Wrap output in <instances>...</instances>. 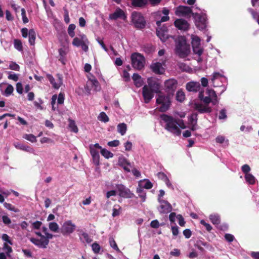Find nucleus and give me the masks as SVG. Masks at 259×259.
Listing matches in <instances>:
<instances>
[{"instance_id":"1","label":"nucleus","mask_w":259,"mask_h":259,"mask_svg":"<svg viewBox=\"0 0 259 259\" xmlns=\"http://www.w3.org/2000/svg\"><path fill=\"white\" fill-rule=\"evenodd\" d=\"M177 55L180 58H184L190 53V46L187 42L186 38L184 36H178L175 39Z\"/></svg>"},{"instance_id":"2","label":"nucleus","mask_w":259,"mask_h":259,"mask_svg":"<svg viewBox=\"0 0 259 259\" xmlns=\"http://www.w3.org/2000/svg\"><path fill=\"white\" fill-rule=\"evenodd\" d=\"M160 117L165 123L164 126L165 130L177 136L181 135V131L177 125V119L165 114H161Z\"/></svg>"},{"instance_id":"3","label":"nucleus","mask_w":259,"mask_h":259,"mask_svg":"<svg viewBox=\"0 0 259 259\" xmlns=\"http://www.w3.org/2000/svg\"><path fill=\"white\" fill-rule=\"evenodd\" d=\"M172 97L168 94L165 95L163 93H159L157 94L156 103L160 105L158 108L159 111L164 112L169 109L171 105V98Z\"/></svg>"},{"instance_id":"4","label":"nucleus","mask_w":259,"mask_h":259,"mask_svg":"<svg viewBox=\"0 0 259 259\" xmlns=\"http://www.w3.org/2000/svg\"><path fill=\"white\" fill-rule=\"evenodd\" d=\"M201 101L204 104L201 103H195L194 104V109L200 114L210 113L212 111V109L209 106V104L211 103V98L208 96L204 97Z\"/></svg>"},{"instance_id":"5","label":"nucleus","mask_w":259,"mask_h":259,"mask_svg":"<svg viewBox=\"0 0 259 259\" xmlns=\"http://www.w3.org/2000/svg\"><path fill=\"white\" fill-rule=\"evenodd\" d=\"M42 239H36L33 237H31L29 240L31 242L34 244L35 246L39 248L45 249L47 247L49 243V240L53 237V235L51 233H46L45 235L42 236Z\"/></svg>"},{"instance_id":"6","label":"nucleus","mask_w":259,"mask_h":259,"mask_svg":"<svg viewBox=\"0 0 259 259\" xmlns=\"http://www.w3.org/2000/svg\"><path fill=\"white\" fill-rule=\"evenodd\" d=\"M131 61L132 65L135 69L141 70L144 67L145 59L140 53H133L131 55Z\"/></svg>"},{"instance_id":"7","label":"nucleus","mask_w":259,"mask_h":259,"mask_svg":"<svg viewBox=\"0 0 259 259\" xmlns=\"http://www.w3.org/2000/svg\"><path fill=\"white\" fill-rule=\"evenodd\" d=\"M131 19L134 26L137 29H142L145 28L146 24V20L140 12H133L131 15Z\"/></svg>"},{"instance_id":"8","label":"nucleus","mask_w":259,"mask_h":259,"mask_svg":"<svg viewBox=\"0 0 259 259\" xmlns=\"http://www.w3.org/2000/svg\"><path fill=\"white\" fill-rule=\"evenodd\" d=\"M79 36V37H74L72 44L74 46L77 47H81L82 50L87 52L89 50V40L87 36L84 34H80Z\"/></svg>"},{"instance_id":"9","label":"nucleus","mask_w":259,"mask_h":259,"mask_svg":"<svg viewBox=\"0 0 259 259\" xmlns=\"http://www.w3.org/2000/svg\"><path fill=\"white\" fill-rule=\"evenodd\" d=\"M196 27L200 30H203L206 27V17L205 14H200L197 13H192Z\"/></svg>"},{"instance_id":"10","label":"nucleus","mask_w":259,"mask_h":259,"mask_svg":"<svg viewBox=\"0 0 259 259\" xmlns=\"http://www.w3.org/2000/svg\"><path fill=\"white\" fill-rule=\"evenodd\" d=\"M75 227V224L71 221L68 220L63 223L60 229V232L64 236L69 235L74 231Z\"/></svg>"},{"instance_id":"11","label":"nucleus","mask_w":259,"mask_h":259,"mask_svg":"<svg viewBox=\"0 0 259 259\" xmlns=\"http://www.w3.org/2000/svg\"><path fill=\"white\" fill-rule=\"evenodd\" d=\"M178 82L175 79H169L164 82L165 92L170 96H174V93L177 88Z\"/></svg>"},{"instance_id":"12","label":"nucleus","mask_w":259,"mask_h":259,"mask_svg":"<svg viewBox=\"0 0 259 259\" xmlns=\"http://www.w3.org/2000/svg\"><path fill=\"white\" fill-rule=\"evenodd\" d=\"M193 12L191 8L188 6H179L176 8L175 14L179 17H187L190 14L192 15Z\"/></svg>"},{"instance_id":"13","label":"nucleus","mask_w":259,"mask_h":259,"mask_svg":"<svg viewBox=\"0 0 259 259\" xmlns=\"http://www.w3.org/2000/svg\"><path fill=\"white\" fill-rule=\"evenodd\" d=\"M116 188L118 191V195L120 197L131 198L133 197L134 194L131 192L130 190L126 188L122 184H117Z\"/></svg>"},{"instance_id":"14","label":"nucleus","mask_w":259,"mask_h":259,"mask_svg":"<svg viewBox=\"0 0 259 259\" xmlns=\"http://www.w3.org/2000/svg\"><path fill=\"white\" fill-rule=\"evenodd\" d=\"M142 95L145 103H148L154 97V93L147 85L142 88Z\"/></svg>"},{"instance_id":"15","label":"nucleus","mask_w":259,"mask_h":259,"mask_svg":"<svg viewBox=\"0 0 259 259\" xmlns=\"http://www.w3.org/2000/svg\"><path fill=\"white\" fill-rule=\"evenodd\" d=\"M174 25L178 29L183 31H187L189 29L190 24L185 19H177L174 22Z\"/></svg>"},{"instance_id":"16","label":"nucleus","mask_w":259,"mask_h":259,"mask_svg":"<svg viewBox=\"0 0 259 259\" xmlns=\"http://www.w3.org/2000/svg\"><path fill=\"white\" fill-rule=\"evenodd\" d=\"M158 200L160 203L159 211L161 213H166L172 210V206L168 201L159 199Z\"/></svg>"},{"instance_id":"17","label":"nucleus","mask_w":259,"mask_h":259,"mask_svg":"<svg viewBox=\"0 0 259 259\" xmlns=\"http://www.w3.org/2000/svg\"><path fill=\"white\" fill-rule=\"evenodd\" d=\"M118 18H122L123 20L126 19V16L124 11L119 8L116 9L113 13L109 15V19L111 20H116Z\"/></svg>"},{"instance_id":"18","label":"nucleus","mask_w":259,"mask_h":259,"mask_svg":"<svg viewBox=\"0 0 259 259\" xmlns=\"http://www.w3.org/2000/svg\"><path fill=\"white\" fill-rule=\"evenodd\" d=\"M187 90L191 92H197L201 88L200 84L199 82L190 81L186 85Z\"/></svg>"},{"instance_id":"19","label":"nucleus","mask_w":259,"mask_h":259,"mask_svg":"<svg viewBox=\"0 0 259 259\" xmlns=\"http://www.w3.org/2000/svg\"><path fill=\"white\" fill-rule=\"evenodd\" d=\"M156 34L163 42L165 41L168 38L166 27L163 26L161 28L157 29Z\"/></svg>"},{"instance_id":"20","label":"nucleus","mask_w":259,"mask_h":259,"mask_svg":"<svg viewBox=\"0 0 259 259\" xmlns=\"http://www.w3.org/2000/svg\"><path fill=\"white\" fill-rule=\"evenodd\" d=\"M90 153L93 158V162L96 165H99L100 163V155L99 152L93 148V146H90Z\"/></svg>"},{"instance_id":"21","label":"nucleus","mask_w":259,"mask_h":259,"mask_svg":"<svg viewBox=\"0 0 259 259\" xmlns=\"http://www.w3.org/2000/svg\"><path fill=\"white\" fill-rule=\"evenodd\" d=\"M118 163L125 171L127 172L130 171V167H131V163L125 158L123 157H119L118 159Z\"/></svg>"},{"instance_id":"22","label":"nucleus","mask_w":259,"mask_h":259,"mask_svg":"<svg viewBox=\"0 0 259 259\" xmlns=\"http://www.w3.org/2000/svg\"><path fill=\"white\" fill-rule=\"evenodd\" d=\"M152 71L155 74H161L163 73L162 64L160 62L153 63L151 66Z\"/></svg>"},{"instance_id":"23","label":"nucleus","mask_w":259,"mask_h":259,"mask_svg":"<svg viewBox=\"0 0 259 259\" xmlns=\"http://www.w3.org/2000/svg\"><path fill=\"white\" fill-rule=\"evenodd\" d=\"M47 77L54 88L58 89L61 87L62 83V80L60 77L59 78V80L57 83L55 82V78L52 75L47 74Z\"/></svg>"},{"instance_id":"24","label":"nucleus","mask_w":259,"mask_h":259,"mask_svg":"<svg viewBox=\"0 0 259 259\" xmlns=\"http://www.w3.org/2000/svg\"><path fill=\"white\" fill-rule=\"evenodd\" d=\"M147 85L149 87V88H150V89L154 93H155L158 94L159 93H161L160 91V84L156 81H148V84Z\"/></svg>"},{"instance_id":"25","label":"nucleus","mask_w":259,"mask_h":259,"mask_svg":"<svg viewBox=\"0 0 259 259\" xmlns=\"http://www.w3.org/2000/svg\"><path fill=\"white\" fill-rule=\"evenodd\" d=\"M134 84L137 88L141 87L143 84V80L141 76L138 73H134L132 76Z\"/></svg>"},{"instance_id":"26","label":"nucleus","mask_w":259,"mask_h":259,"mask_svg":"<svg viewBox=\"0 0 259 259\" xmlns=\"http://www.w3.org/2000/svg\"><path fill=\"white\" fill-rule=\"evenodd\" d=\"M29 42L30 45L33 46L35 44L36 33L34 29H31L28 32Z\"/></svg>"},{"instance_id":"27","label":"nucleus","mask_w":259,"mask_h":259,"mask_svg":"<svg viewBox=\"0 0 259 259\" xmlns=\"http://www.w3.org/2000/svg\"><path fill=\"white\" fill-rule=\"evenodd\" d=\"M202 246H204L206 248H208L209 245L207 242H204L201 241H197L196 244H195V246L197 247L201 252H204L205 251V250L202 247Z\"/></svg>"},{"instance_id":"28","label":"nucleus","mask_w":259,"mask_h":259,"mask_svg":"<svg viewBox=\"0 0 259 259\" xmlns=\"http://www.w3.org/2000/svg\"><path fill=\"white\" fill-rule=\"evenodd\" d=\"M117 128L118 133H119L121 135L123 136L126 132L127 126L125 123H121L117 125Z\"/></svg>"},{"instance_id":"29","label":"nucleus","mask_w":259,"mask_h":259,"mask_svg":"<svg viewBox=\"0 0 259 259\" xmlns=\"http://www.w3.org/2000/svg\"><path fill=\"white\" fill-rule=\"evenodd\" d=\"M211 222L214 225H218L220 223L221 219L220 216L217 214H212L209 217Z\"/></svg>"},{"instance_id":"30","label":"nucleus","mask_w":259,"mask_h":259,"mask_svg":"<svg viewBox=\"0 0 259 259\" xmlns=\"http://www.w3.org/2000/svg\"><path fill=\"white\" fill-rule=\"evenodd\" d=\"M122 208L118 204H115L113 208V212L112 215L113 217L118 216L121 212Z\"/></svg>"},{"instance_id":"31","label":"nucleus","mask_w":259,"mask_h":259,"mask_svg":"<svg viewBox=\"0 0 259 259\" xmlns=\"http://www.w3.org/2000/svg\"><path fill=\"white\" fill-rule=\"evenodd\" d=\"M15 147L18 149L25 151L30 152L32 150V148L23 144H18L15 145Z\"/></svg>"},{"instance_id":"32","label":"nucleus","mask_w":259,"mask_h":259,"mask_svg":"<svg viewBox=\"0 0 259 259\" xmlns=\"http://www.w3.org/2000/svg\"><path fill=\"white\" fill-rule=\"evenodd\" d=\"M198 113L197 112H194L189 117V122L190 123H195L197 124V120H198Z\"/></svg>"},{"instance_id":"33","label":"nucleus","mask_w":259,"mask_h":259,"mask_svg":"<svg viewBox=\"0 0 259 259\" xmlns=\"http://www.w3.org/2000/svg\"><path fill=\"white\" fill-rule=\"evenodd\" d=\"M69 127L70 128L71 132H73L75 133L78 132V128L75 124V121L73 120L69 119Z\"/></svg>"},{"instance_id":"34","label":"nucleus","mask_w":259,"mask_h":259,"mask_svg":"<svg viewBox=\"0 0 259 259\" xmlns=\"http://www.w3.org/2000/svg\"><path fill=\"white\" fill-rule=\"evenodd\" d=\"M98 119L99 120L105 123L109 121V120L108 116L104 112H102L99 114Z\"/></svg>"},{"instance_id":"35","label":"nucleus","mask_w":259,"mask_h":259,"mask_svg":"<svg viewBox=\"0 0 259 259\" xmlns=\"http://www.w3.org/2000/svg\"><path fill=\"white\" fill-rule=\"evenodd\" d=\"M101 154L106 158H112L113 157V154L106 149H102Z\"/></svg>"},{"instance_id":"36","label":"nucleus","mask_w":259,"mask_h":259,"mask_svg":"<svg viewBox=\"0 0 259 259\" xmlns=\"http://www.w3.org/2000/svg\"><path fill=\"white\" fill-rule=\"evenodd\" d=\"M185 93L182 90H179L176 94V100L182 102L185 100Z\"/></svg>"},{"instance_id":"37","label":"nucleus","mask_w":259,"mask_h":259,"mask_svg":"<svg viewBox=\"0 0 259 259\" xmlns=\"http://www.w3.org/2000/svg\"><path fill=\"white\" fill-rule=\"evenodd\" d=\"M245 179L246 182H247L250 184L252 185L255 183V179L254 177L250 174L245 175Z\"/></svg>"},{"instance_id":"38","label":"nucleus","mask_w":259,"mask_h":259,"mask_svg":"<svg viewBox=\"0 0 259 259\" xmlns=\"http://www.w3.org/2000/svg\"><path fill=\"white\" fill-rule=\"evenodd\" d=\"M75 25L73 24H71L69 25L68 28V33L71 37H73L75 36V32L74 31L75 29Z\"/></svg>"},{"instance_id":"39","label":"nucleus","mask_w":259,"mask_h":259,"mask_svg":"<svg viewBox=\"0 0 259 259\" xmlns=\"http://www.w3.org/2000/svg\"><path fill=\"white\" fill-rule=\"evenodd\" d=\"M80 240L84 239V240L88 243H90L92 241V239L90 238L88 233L82 232L80 236Z\"/></svg>"},{"instance_id":"40","label":"nucleus","mask_w":259,"mask_h":259,"mask_svg":"<svg viewBox=\"0 0 259 259\" xmlns=\"http://www.w3.org/2000/svg\"><path fill=\"white\" fill-rule=\"evenodd\" d=\"M23 138L32 143L36 142V138L33 134H25L23 135Z\"/></svg>"},{"instance_id":"41","label":"nucleus","mask_w":259,"mask_h":259,"mask_svg":"<svg viewBox=\"0 0 259 259\" xmlns=\"http://www.w3.org/2000/svg\"><path fill=\"white\" fill-rule=\"evenodd\" d=\"M13 87L11 84H8L3 95L6 97H8L13 93Z\"/></svg>"},{"instance_id":"42","label":"nucleus","mask_w":259,"mask_h":259,"mask_svg":"<svg viewBox=\"0 0 259 259\" xmlns=\"http://www.w3.org/2000/svg\"><path fill=\"white\" fill-rule=\"evenodd\" d=\"M200 46V39L198 36H195L192 38V46L193 49L194 47H199Z\"/></svg>"},{"instance_id":"43","label":"nucleus","mask_w":259,"mask_h":259,"mask_svg":"<svg viewBox=\"0 0 259 259\" xmlns=\"http://www.w3.org/2000/svg\"><path fill=\"white\" fill-rule=\"evenodd\" d=\"M143 51L147 54H150L154 51L153 46L150 44H146L142 47Z\"/></svg>"},{"instance_id":"44","label":"nucleus","mask_w":259,"mask_h":259,"mask_svg":"<svg viewBox=\"0 0 259 259\" xmlns=\"http://www.w3.org/2000/svg\"><path fill=\"white\" fill-rule=\"evenodd\" d=\"M222 76H223V75L221 74H220L219 72L213 73V76L211 78V82H212V83L213 84V86L214 87H217L219 86L218 85L215 84V80L219 78L222 77Z\"/></svg>"},{"instance_id":"45","label":"nucleus","mask_w":259,"mask_h":259,"mask_svg":"<svg viewBox=\"0 0 259 259\" xmlns=\"http://www.w3.org/2000/svg\"><path fill=\"white\" fill-rule=\"evenodd\" d=\"M109 243L111 247H112L114 249H115V250L119 252H120V250L118 247V246L115 241L112 237L109 238Z\"/></svg>"},{"instance_id":"46","label":"nucleus","mask_w":259,"mask_h":259,"mask_svg":"<svg viewBox=\"0 0 259 259\" xmlns=\"http://www.w3.org/2000/svg\"><path fill=\"white\" fill-rule=\"evenodd\" d=\"M4 205L5 206V207L7 209H8L10 210L13 211L15 212H18L19 211V210L18 208H15V206H14L10 203L5 202L4 204Z\"/></svg>"},{"instance_id":"47","label":"nucleus","mask_w":259,"mask_h":259,"mask_svg":"<svg viewBox=\"0 0 259 259\" xmlns=\"http://www.w3.org/2000/svg\"><path fill=\"white\" fill-rule=\"evenodd\" d=\"M49 227L51 231L53 232H57L59 229V226L57 223L51 222L49 224Z\"/></svg>"},{"instance_id":"48","label":"nucleus","mask_w":259,"mask_h":259,"mask_svg":"<svg viewBox=\"0 0 259 259\" xmlns=\"http://www.w3.org/2000/svg\"><path fill=\"white\" fill-rule=\"evenodd\" d=\"M14 47L19 51L23 50V46L21 40L19 39H15L14 40Z\"/></svg>"},{"instance_id":"49","label":"nucleus","mask_w":259,"mask_h":259,"mask_svg":"<svg viewBox=\"0 0 259 259\" xmlns=\"http://www.w3.org/2000/svg\"><path fill=\"white\" fill-rule=\"evenodd\" d=\"M92 247V249H93V251L94 252V253H99V252L101 250V247L98 243H97L96 242L93 243Z\"/></svg>"},{"instance_id":"50","label":"nucleus","mask_w":259,"mask_h":259,"mask_svg":"<svg viewBox=\"0 0 259 259\" xmlns=\"http://www.w3.org/2000/svg\"><path fill=\"white\" fill-rule=\"evenodd\" d=\"M193 51L194 54L198 55L199 57H201L203 53V49L200 47H194Z\"/></svg>"},{"instance_id":"51","label":"nucleus","mask_w":259,"mask_h":259,"mask_svg":"<svg viewBox=\"0 0 259 259\" xmlns=\"http://www.w3.org/2000/svg\"><path fill=\"white\" fill-rule=\"evenodd\" d=\"M21 11L23 22L24 24H26L29 22V20L26 16L25 10L24 8H22Z\"/></svg>"},{"instance_id":"52","label":"nucleus","mask_w":259,"mask_h":259,"mask_svg":"<svg viewBox=\"0 0 259 259\" xmlns=\"http://www.w3.org/2000/svg\"><path fill=\"white\" fill-rule=\"evenodd\" d=\"M9 68L11 70L19 71L20 66L16 62H12L9 65Z\"/></svg>"},{"instance_id":"53","label":"nucleus","mask_w":259,"mask_h":259,"mask_svg":"<svg viewBox=\"0 0 259 259\" xmlns=\"http://www.w3.org/2000/svg\"><path fill=\"white\" fill-rule=\"evenodd\" d=\"M226 110L225 109L221 110L219 112V118L220 119H225L227 118Z\"/></svg>"},{"instance_id":"54","label":"nucleus","mask_w":259,"mask_h":259,"mask_svg":"<svg viewBox=\"0 0 259 259\" xmlns=\"http://www.w3.org/2000/svg\"><path fill=\"white\" fill-rule=\"evenodd\" d=\"M241 170L244 174L246 175L249 174L248 172L250 170V168L248 164H244L241 167Z\"/></svg>"},{"instance_id":"55","label":"nucleus","mask_w":259,"mask_h":259,"mask_svg":"<svg viewBox=\"0 0 259 259\" xmlns=\"http://www.w3.org/2000/svg\"><path fill=\"white\" fill-rule=\"evenodd\" d=\"M16 91L19 94H22L23 91V87L21 82H18L16 84Z\"/></svg>"},{"instance_id":"56","label":"nucleus","mask_w":259,"mask_h":259,"mask_svg":"<svg viewBox=\"0 0 259 259\" xmlns=\"http://www.w3.org/2000/svg\"><path fill=\"white\" fill-rule=\"evenodd\" d=\"M177 218L179 220V224L181 226H184L186 223L183 216L181 214H178L177 216Z\"/></svg>"},{"instance_id":"57","label":"nucleus","mask_w":259,"mask_h":259,"mask_svg":"<svg viewBox=\"0 0 259 259\" xmlns=\"http://www.w3.org/2000/svg\"><path fill=\"white\" fill-rule=\"evenodd\" d=\"M201 224L203 225L205 227V228L206 230L208 232H210L212 230V227L211 225L205 222V221L203 220H201L200 221Z\"/></svg>"},{"instance_id":"58","label":"nucleus","mask_w":259,"mask_h":259,"mask_svg":"<svg viewBox=\"0 0 259 259\" xmlns=\"http://www.w3.org/2000/svg\"><path fill=\"white\" fill-rule=\"evenodd\" d=\"M169 17L168 16H164L161 18V19L160 21H156V25L158 26H160L161 22L167 21L169 20Z\"/></svg>"},{"instance_id":"59","label":"nucleus","mask_w":259,"mask_h":259,"mask_svg":"<svg viewBox=\"0 0 259 259\" xmlns=\"http://www.w3.org/2000/svg\"><path fill=\"white\" fill-rule=\"evenodd\" d=\"M206 94L211 98L217 96L215 92L213 90L211 89H207L206 91Z\"/></svg>"},{"instance_id":"60","label":"nucleus","mask_w":259,"mask_h":259,"mask_svg":"<svg viewBox=\"0 0 259 259\" xmlns=\"http://www.w3.org/2000/svg\"><path fill=\"white\" fill-rule=\"evenodd\" d=\"M64 94L60 93L57 98V102L59 104H62L64 103Z\"/></svg>"},{"instance_id":"61","label":"nucleus","mask_w":259,"mask_h":259,"mask_svg":"<svg viewBox=\"0 0 259 259\" xmlns=\"http://www.w3.org/2000/svg\"><path fill=\"white\" fill-rule=\"evenodd\" d=\"M119 141L115 140L112 141H110L108 143V145L110 147H116L119 145Z\"/></svg>"},{"instance_id":"62","label":"nucleus","mask_w":259,"mask_h":259,"mask_svg":"<svg viewBox=\"0 0 259 259\" xmlns=\"http://www.w3.org/2000/svg\"><path fill=\"white\" fill-rule=\"evenodd\" d=\"M150 226L154 229H157L159 227V222L157 220L151 221Z\"/></svg>"},{"instance_id":"63","label":"nucleus","mask_w":259,"mask_h":259,"mask_svg":"<svg viewBox=\"0 0 259 259\" xmlns=\"http://www.w3.org/2000/svg\"><path fill=\"white\" fill-rule=\"evenodd\" d=\"M2 220L3 223L6 225H9L11 223V219L7 215H3L2 217Z\"/></svg>"},{"instance_id":"64","label":"nucleus","mask_w":259,"mask_h":259,"mask_svg":"<svg viewBox=\"0 0 259 259\" xmlns=\"http://www.w3.org/2000/svg\"><path fill=\"white\" fill-rule=\"evenodd\" d=\"M183 234L186 238L188 239L191 236L192 233L190 229H187L183 231Z\"/></svg>"}]
</instances>
